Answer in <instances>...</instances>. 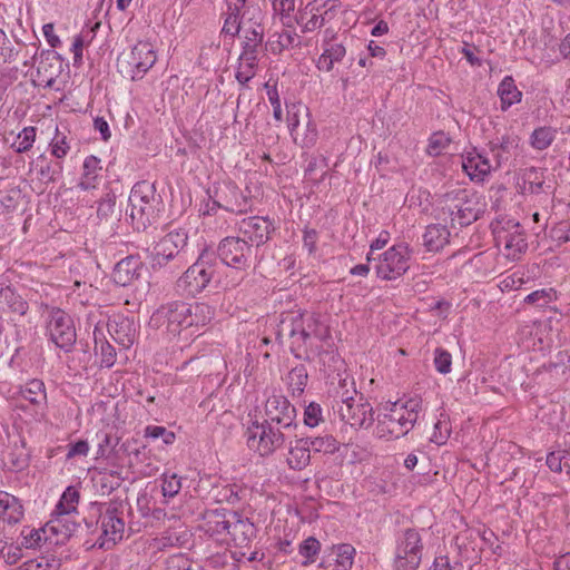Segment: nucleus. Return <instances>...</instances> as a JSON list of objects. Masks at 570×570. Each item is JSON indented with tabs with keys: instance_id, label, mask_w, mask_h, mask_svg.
Here are the masks:
<instances>
[{
	"instance_id": "nucleus-36",
	"label": "nucleus",
	"mask_w": 570,
	"mask_h": 570,
	"mask_svg": "<svg viewBox=\"0 0 570 570\" xmlns=\"http://www.w3.org/2000/svg\"><path fill=\"white\" fill-rule=\"evenodd\" d=\"M187 325L190 327H200L207 325L214 317V309L206 303H187Z\"/></svg>"
},
{
	"instance_id": "nucleus-30",
	"label": "nucleus",
	"mask_w": 570,
	"mask_h": 570,
	"mask_svg": "<svg viewBox=\"0 0 570 570\" xmlns=\"http://www.w3.org/2000/svg\"><path fill=\"white\" fill-rule=\"evenodd\" d=\"M311 462V452L304 438L296 439L289 443L286 463L295 471L304 470Z\"/></svg>"
},
{
	"instance_id": "nucleus-51",
	"label": "nucleus",
	"mask_w": 570,
	"mask_h": 570,
	"mask_svg": "<svg viewBox=\"0 0 570 570\" xmlns=\"http://www.w3.org/2000/svg\"><path fill=\"white\" fill-rule=\"evenodd\" d=\"M299 37L295 32L292 31H283L277 35V41L271 42V50L276 52H282L285 49L294 48L299 46Z\"/></svg>"
},
{
	"instance_id": "nucleus-61",
	"label": "nucleus",
	"mask_w": 570,
	"mask_h": 570,
	"mask_svg": "<svg viewBox=\"0 0 570 570\" xmlns=\"http://www.w3.org/2000/svg\"><path fill=\"white\" fill-rule=\"evenodd\" d=\"M323 421L322 409L317 403H309L304 412V424L309 428H315Z\"/></svg>"
},
{
	"instance_id": "nucleus-64",
	"label": "nucleus",
	"mask_w": 570,
	"mask_h": 570,
	"mask_svg": "<svg viewBox=\"0 0 570 570\" xmlns=\"http://www.w3.org/2000/svg\"><path fill=\"white\" fill-rule=\"evenodd\" d=\"M429 570H463V564L459 561L451 562L448 556H439Z\"/></svg>"
},
{
	"instance_id": "nucleus-50",
	"label": "nucleus",
	"mask_w": 570,
	"mask_h": 570,
	"mask_svg": "<svg viewBox=\"0 0 570 570\" xmlns=\"http://www.w3.org/2000/svg\"><path fill=\"white\" fill-rule=\"evenodd\" d=\"M556 298L557 294L553 288H542L525 296L524 303L535 307H547Z\"/></svg>"
},
{
	"instance_id": "nucleus-24",
	"label": "nucleus",
	"mask_w": 570,
	"mask_h": 570,
	"mask_svg": "<svg viewBox=\"0 0 570 570\" xmlns=\"http://www.w3.org/2000/svg\"><path fill=\"white\" fill-rule=\"evenodd\" d=\"M142 267V262L138 257L127 256L116 264L112 278L116 284L127 286L140 276Z\"/></svg>"
},
{
	"instance_id": "nucleus-60",
	"label": "nucleus",
	"mask_w": 570,
	"mask_h": 570,
	"mask_svg": "<svg viewBox=\"0 0 570 570\" xmlns=\"http://www.w3.org/2000/svg\"><path fill=\"white\" fill-rule=\"evenodd\" d=\"M450 142L451 140L443 132H435L430 138L428 153L433 156L440 155L441 151L450 145Z\"/></svg>"
},
{
	"instance_id": "nucleus-12",
	"label": "nucleus",
	"mask_w": 570,
	"mask_h": 570,
	"mask_svg": "<svg viewBox=\"0 0 570 570\" xmlns=\"http://www.w3.org/2000/svg\"><path fill=\"white\" fill-rule=\"evenodd\" d=\"M47 331L56 346L66 352H69L76 343L77 334L72 318L60 308L50 312Z\"/></svg>"
},
{
	"instance_id": "nucleus-63",
	"label": "nucleus",
	"mask_w": 570,
	"mask_h": 570,
	"mask_svg": "<svg viewBox=\"0 0 570 570\" xmlns=\"http://www.w3.org/2000/svg\"><path fill=\"white\" fill-rule=\"evenodd\" d=\"M190 560L183 553L170 556L166 560L167 570H190Z\"/></svg>"
},
{
	"instance_id": "nucleus-59",
	"label": "nucleus",
	"mask_w": 570,
	"mask_h": 570,
	"mask_svg": "<svg viewBox=\"0 0 570 570\" xmlns=\"http://www.w3.org/2000/svg\"><path fill=\"white\" fill-rule=\"evenodd\" d=\"M228 9L230 10V12L225 19L222 31L225 35L235 37L240 31L239 11H235V6L233 8L232 6H229Z\"/></svg>"
},
{
	"instance_id": "nucleus-43",
	"label": "nucleus",
	"mask_w": 570,
	"mask_h": 570,
	"mask_svg": "<svg viewBox=\"0 0 570 570\" xmlns=\"http://www.w3.org/2000/svg\"><path fill=\"white\" fill-rule=\"evenodd\" d=\"M518 137L511 136H503L499 142H491V151L497 167H500L502 163L509 159L511 151L518 147Z\"/></svg>"
},
{
	"instance_id": "nucleus-53",
	"label": "nucleus",
	"mask_w": 570,
	"mask_h": 570,
	"mask_svg": "<svg viewBox=\"0 0 570 570\" xmlns=\"http://www.w3.org/2000/svg\"><path fill=\"white\" fill-rule=\"evenodd\" d=\"M181 479L176 473L163 474L161 490L164 497L174 498L181 489Z\"/></svg>"
},
{
	"instance_id": "nucleus-10",
	"label": "nucleus",
	"mask_w": 570,
	"mask_h": 570,
	"mask_svg": "<svg viewBox=\"0 0 570 570\" xmlns=\"http://www.w3.org/2000/svg\"><path fill=\"white\" fill-rule=\"evenodd\" d=\"M411 253L406 244H397L385 250L375 266L377 276L386 281L402 276L410 267Z\"/></svg>"
},
{
	"instance_id": "nucleus-49",
	"label": "nucleus",
	"mask_w": 570,
	"mask_h": 570,
	"mask_svg": "<svg viewBox=\"0 0 570 570\" xmlns=\"http://www.w3.org/2000/svg\"><path fill=\"white\" fill-rule=\"evenodd\" d=\"M97 215L100 219L108 220L109 218L117 219L119 213L116 210V194L108 191L98 202Z\"/></svg>"
},
{
	"instance_id": "nucleus-35",
	"label": "nucleus",
	"mask_w": 570,
	"mask_h": 570,
	"mask_svg": "<svg viewBox=\"0 0 570 570\" xmlns=\"http://www.w3.org/2000/svg\"><path fill=\"white\" fill-rule=\"evenodd\" d=\"M95 351L100 355V364L105 367H111L116 363L117 353L115 347L105 338L104 332L96 326L94 331Z\"/></svg>"
},
{
	"instance_id": "nucleus-32",
	"label": "nucleus",
	"mask_w": 570,
	"mask_h": 570,
	"mask_svg": "<svg viewBox=\"0 0 570 570\" xmlns=\"http://www.w3.org/2000/svg\"><path fill=\"white\" fill-rule=\"evenodd\" d=\"M450 232L442 225H430L423 234V245L428 252H439L449 243Z\"/></svg>"
},
{
	"instance_id": "nucleus-3",
	"label": "nucleus",
	"mask_w": 570,
	"mask_h": 570,
	"mask_svg": "<svg viewBox=\"0 0 570 570\" xmlns=\"http://www.w3.org/2000/svg\"><path fill=\"white\" fill-rule=\"evenodd\" d=\"M130 207V218L136 222L137 228H146L158 216L160 196L156 194L155 185L141 180L134 185L128 198Z\"/></svg>"
},
{
	"instance_id": "nucleus-7",
	"label": "nucleus",
	"mask_w": 570,
	"mask_h": 570,
	"mask_svg": "<svg viewBox=\"0 0 570 570\" xmlns=\"http://www.w3.org/2000/svg\"><path fill=\"white\" fill-rule=\"evenodd\" d=\"M423 549L420 531L412 528L406 529L397 541L394 569L416 570L422 560Z\"/></svg>"
},
{
	"instance_id": "nucleus-9",
	"label": "nucleus",
	"mask_w": 570,
	"mask_h": 570,
	"mask_svg": "<svg viewBox=\"0 0 570 570\" xmlns=\"http://www.w3.org/2000/svg\"><path fill=\"white\" fill-rule=\"evenodd\" d=\"M321 362L331 386L346 387L340 391L338 401H348L352 396H357L354 380L347 374L345 362L338 354L325 352L321 354Z\"/></svg>"
},
{
	"instance_id": "nucleus-26",
	"label": "nucleus",
	"mask_w": 570,
	"mask_h": 570,
	"mask_svg": "<svg viewBox=\"0 0 570 570\" xmlns=\"http://www.w3.org/2000/svg\"><path fill=\"white\" fill-rule=\"evenodd\" d=\"M462 168L472 180L482 181L492 166L487 157L473 150L462 156Z\"/></svg>"
},
{
	"instance_id": "nucleus-15",
	"label": "nucleus",
	"mask_w": 570,
	"mask_h": 570,
	"mask_svg": "<svg viewBox=\"0 0 570 570\" xmlns=\"http://www.w3.org/2000/svg\"><path fill=\"white\" fill-rule=\"evenodd\" d=\"M187 312V303L176 301L160 306L153 315V320L166 324L167 333L177 336L188 330Z\"/></svg>"
},
{
	"instance_id": "nucleus-22",
	"label": "nucleus",
	"mask_w": 570,
	"mask_h": 570,
	"mask_svg": "<svg viewBox=\"0 0 570 570\" xmlns=\"http://www.w3.org/2000/svg\"><path fill=\"white\" fill-rule=\"evenodd\" d=\"M303 326V312L288 311L281 314L277 324L276 335L278 340L284 337L292 338L293 345L298 347V336H301V328Z\"/></svg>"
},
{
	"instance_id": "nucleus-6",
	"label": "nucleus",
	"mask_w": 570,
	"mask_h": 570,
	"mask_svg": "<svg viewBox=\"0 0 570 570\" xmlns=\"http://www.w3.org/2000/svg\"><path fill=\"white\" fill-rule=\"evenodd\" d=\"M287 432L288 431H285V429L269 425V423L265 421L262 423L255 422L247 430V443L248 446L258 452L261 456H268L284 445Z\"/></svg>"
},
{
	"instance_id": "nucleus-44",
	"label": "nucleus",
	"mask_w": 570,
	"mask_h": 570,
	"mask_svg": "<svg viewBox=\"0 0 570 570\" xmlns=\"http://www.w3.org/2000/svg\"><path fill=\"white\" fill-rule=\"evenodd\" d=\"M257 65L258 57L240 53L236 71L237 81L242 85H246L256 75Z\"/></svg>"
},
{
	"instance_id": "nucleus-40",
	"label": "nucleus",
	"mask_w": 570,
	"mask_h": 570,
	"mask_svg": "<svg viewBox=\"0 0 570 570\" xmlns=\"http://www.w3.org/2000/svg\"><path fill=\"white\" fill-rule=\"evenodd\" d=\"M49 532L50 525L48 523L41 529H23L21 531V546L26 549H37L40 548L43 542H52V539L48 534Z\"/></svg>"
},
{
	"instance_id": "nucleus-56",
	"label": "nucleus",
	"mask_w": 570,
	"mask_h": 570,
	"mask_svg": "<svg viewBox=\"0 0 570 570\" xmlns=\"http://www.w3.org/2000/svg\"><path fill=\"white\" fill-rule=\"evenodd\" d=\"M452 356L451 354L442 348L438 347L434 351V366L441 374H448L451 372Z\"/></svg>"
},
{
	"instance_id": "nucleus-11",
	"label": "nucleus",
	"mask_w": 570,
	"mask_h": 570,
	"mask_svg": "<svg viewBox=\"0 0 570 570\" xmlns=\"http://www.w3.org/2000/svg\"><path fill=\"white\" fill-rule=\"evenodd\" d=\"M333 410L341 420L352 428H367L373 422V409L362 396H352L348 401H337Z\"/></svg>"
},
{
	"instance_id": "nucleus-48",
	"label": "nucleus",
	"mask_w": 570,
	"mask_h": 570,
	"mask_svg": "<svg viewBox=\"0 0 570 570\" xmlns=\"http://www.w3.org/2000/svg\"><path fill=\"white\" fill-rule=\"evenodd\" d=\"M557 130L552 127H539L531 135V146L537 150L547 149L554 140Z\"/></svg>"
},
{
	"instance_id": "nucleus-29",
	"label": "nucleus",
	"mask_w": 570,
	"mask_h": 570,
	"mask_svg": "<svg viewBox=\"0 0 570 570\" xmlns=\"http://www.w3.org/2000/svg\"><path fill=\"white\" fill-rule=\"evenodd\" d=\"M327 336V328L314 314L303 313V326L298 336V347L312 345L314 338L324 340Z\"/></svg>"
},
{
	"instance_id": "nucleus-38",
	"label": "nucleus",
	"mask_w": 570,
	"mask_h": 570,
	"mask_svg": "<svg viewBox=\"0 0 570 570\" xmlns=\"http://www.w3.org/2000/svg\"><path fill=\"white\" fill-rule=\"evenodd\" d=\"M498 95L501 100V109L507 110L512 105L520 102L522 92L518 89L511 76L502 79L498 88Z\"/></svg>"
},
{
	"instance_id": "nucleus-42",
	"label": "nucleus",
	"mask_w": 570,
	"mask_h": 570,
	"mask_svg": "<svg viewBox=\"0 0 570 570\" xmlns=\"http://www.w3.org/2000/svg\"><path fill=\"white\" fill-rule=\"evenodd\" d=\"M79 492L73 487H68L62 493L52 515H71L77 513Z\"/></svg>"
},
{
	"instance_id": "nucleus-37",
	"label": "nucleus",
	"mask_w": 570,
	"mask_h": 570,
	"mask_svg": "<svg viewBox=\"0 0 570 570\" xmlns=\"http://www.w3.org/2000/svg\"><path fill=\"white\" fill-rule=\"evenodd\" d=\"M287 390L293 397L301 396L308 382V372L305 365L299 364L293 367L286 375Z\"/></svg>"
},
{
	"instance_id": "nucleus-25",
	"label": "nucleus",
	"mask_w": 570,
	"mask_h": 570,
	"mask_svg": "<svg viewBox=\"0 0 570 570\" xmlns=\"http://www.w3.org/2000/svg\"><path fill=\"white\" fill-rule=\"evenodd\" d=\"M230 529L228 535L238 547H246L255 537V525L247 518H242L237 512H230Z\"/></svg>"
},
{
	"instance_id": "nucleus-17",
	"label": "nucleus",
	"mask_w": 570,
	"mask_h": 570,
	"mask_svg": "<svg viewBox=\"0 0 570 570\" xmlns=\"http://www.w3.org/2000/svg\"><path fill=\"white\" fill-rule=\"evenodd\" d=\"M275 227L268 217L250 216L238 223V232L252 247L264 245Z\"/></svg>"
},
{
	"instance_id": "nucleus-23",
	"label": "nucleus",
	"mask_w": 570,
	"mask_h": 570,
	"mask_svg": "<svg viewBox=\"0 0 570 570\" xmlns=\"http://www.w3.org/2000/svg\"><path fill=\"white\" fill-rule=\"evenodd\" d=\"M257 16L253 13L249 19V26L244 29V40L242 42V53L247 56L258 57L259 48L264 39V28L257 21H253L261 16V11L257 9Z\"/></svg>"
},
{
	"instance_id": "nucleus-31",
	"label": "nucleus",
	"mask_w": 570,
	"mask_h": 570,
	"mask_svg": "<svg viewBox=\"0 0 570 570\" xmlns=\"http://www.w3.org/2000/svg\"><path fill=\"white\" fill-rule=\"evenodd\" d=\"M230 512L225 509L214 510L206 514V531L210 535L228 534L230 529Z\"/></svg>"
},
{
	"instance_id": "nucleus-52",
	"label": "nucleus",
	"mask_w": 570,
	"mask_h": 570,
	"mask_svg": "<svg viewBox=\"0 0 570 570\" xmlns=\"http://www.w3.org/2000/svg\"><path fill=\"white\" fill-rule=\"evenodd\" d=\"M321 543L314 537H308L298 547L299 554L305 558L302 562L303 566H307L315 561V557L320 552Z\"/></svg>"
},
{
	"instance_id": "nucleus-33",
	"label": "nucleus",
	"mask_w": 570,
	"mask_h": 570,
	"mask_svg": "<svg viewBox=\"0 0 570 570\" xmlns=\"http://www.w3.org/2000/svg\"><path fill=\"white\" fill-rule=\"evenodd\" d=\"M48 524L50 525L51 534L61 537L56 539L55 544H58L69 539L78 527V523L76 522V520H73V514L52 515V519L48 522Z\"/></svg>"
},
{
	"instance_id": "nucleus-21",
	"label": "nucleus",
	"mask_w": 570,
	"mask_h": 570,
	"mask_svg": "<svg viewBox=\"0 0 570 570\" xmlns=\"http://www.w3.org/2000/svg\"><path fill=\"white\" fill-rule=\"evenodd\" d=\"M107 328L111 338L122 348L128 350L135 343L137 328L132 318L116 316Z\"/></svg>"
},
{
	"instance_id": "nucleus-45",
	"label": "nucleus",
	"mask_w": 570,
	"mask_h": 570,
	"mask_svg": "<svg viewBox=\"0 0 570 570\" xmlns=\"http://www.w3.org/2000/svg\"><path fill=\"white\" fill-rule=\"evenodd\" d=\"M333 549L336 556L333 570H351L356 553L355 548L348 543H342L335 546Z\"/></svg>"
},
{
	"instance_id": "nucleus-57",
	"label": "nucleus",
	"mask_w": 570,
	"mask_h": 570,
	"mask_svg": "<svg viewBox=\"0 0 570 570\" xmlns=\"http://www.w3.org/2000/svg\"><path fill=\"white\" fill-rule=\"evenodd\" d=\"M525 183L529 184V191L532 194H539L542 191V187L544 184L543 173L534 167H531L527 170Z\"/></svg>"
},
{
	"instance_id": "nucleus-41",
	"label": "nucleus",
	"mask_w": 570,
	"mask_h": 570,
	"mask_svg": "<svg viewBox=\"0 0 570 570\" xmlns=\"http://www.w3.org/2000/svg\"><path fill=\"white\" fill-rule=\"evenodd\" d=\"M100 170V160L95 156L87 157L83 161V174L79 187L83 190L95 188Z\"/></svg>"
},
{
	"instance_id": "nucleus-54",
	"label": "nucleus",
	"mask_w": 570,
	"mask_h": 570,
	"mask_svg": "<svg viewBox=\"0 0 570 570\" xmlns=\"http://www.w3.org/2000/svg\"><path fill=\"white\" fill-rule=\"evenodd\" d=\"M564 445L567 450L564 451H554L548 454L547 456V465L553 472L562 471V461L566 459L564 454L570 455V440L564 438Z\"/></svg>"
},
{
	"instance_id": "nucleus-58",
	"label": "nucleus",
	"mask_w": 570,
	"mask_h": 570,
	"mask_svg": "<svg viewBox=\"0 0 570 570\" xmlns=\"http://www.w3.org/2000/svg\"><path fill=\"white\" fill-rule=\"evenodd\" d=\"M144 435L146 438H151V439L161 438L163 442L167 445L173 444L176 439L174 432L168 431L165 426H158V425L146 426Z\"/></svg>"
},
{
	"instance_id": "nucleus-20",
	"label": "nucleus",
	"mask_w": 570,
	"mask_h": 570,
	"mask_svg": "<svg viewBox=\"0 0 570 570\" xmlns=\"http://www.w3.org/2000/svg\"><path fill=\"white\" fill-rule=\"evenodd\" d=\"M288 128L294 142L302 148H309L315 145L317 140V130L315 124L309 119L308 114H305V121L301 124L297 118V112L288 110Z\"/></svg>"
},
{
	"instance_id": "nucleus-27",
	"label": "nucleus",
	"mask_w": 570,
	"mask_h": 570,
	"mask_svg": "<svg viewBox=\"0 0 570 570\" xmlns=\"http://www.w3.org/2000/svg\"><path fill=\"white\" fill-rule=\"evenodd\" d=\"M346 56V48L342 42H336L334 38L324 40L323 53L317 60V68L330 72L333 70L334 65L342 62Z\"/></svg>"
},
{
	"instance_id": "nucleus-1",
	"label": "nucleus",
	"mask_w": 570,
	"mask_h": 570,
	"mask_svg": "<svg viewBox=\"0 0 570 570\" xmlns=\"http://www.w3.org/2000/svg\"><path fill=\"white\" fill-rule=\"evenodd\" d=\"M421 410L420 399L385 405L377 414L376 435L380 439H399L406 435L417 421Z\"/></svg>"
},
{
	"instance_id": "nucleus-19",
	"label": "nucleus",
	"mask_w": 570,
	"mask_h": 570,
	"mask_svg": "<svg viewBox=\"0 0 570 570\" xmlns=\"http://www.w3.org/2000/svg\"><path fill=\"white\" fill-rule=\"evenodd\" d=\"M507 224L508 226H511L514 230L509 232L504 227H502V229L495 227V239L498 243H504V248L507 250L508 257L517 259L520 254L527 250L528 243L523 232L521 230L519 223H513L512 220H509Z\"/></svg>"
},
{
	"instance_id": "nucleus-34",
	"label": "nucleus",
	"mask_w": 570,
	"mask_h": 570,
	"mask_svg": "<svg viewBox=\"0 0 570 570\" xmlns=\"http://www.w3.org/2000/svg\"><path fill=\"white\" fill-rule=\"evenodd\" d=\"M19 394L35 406H43L47 404L46 386L41 380H29L24 385L19 387Z\"/></svg>"
},
{
	"instance_id": "nucleus-2",
	"label": "nucleus",
	"mask_w": 570,
	"mask_h": 570,
	"mask_svg": "<svg viewBox=\"0 0 570 570\" xmlns=\"http://www.w3.org/2000/svg\"><path fill=\"white\" fill-rule=\"evenodd\" d=\"M442 214L450 218L451 225L469 226L484 213L480 196L468 189H453L442 197Z\"/></svg>"
},
{
	"instance_id": "nucleus-5",
	"label": "nucleus",
	"mask_w": 570,
	"mask_h": 570,
	"mask_svg": "<svg viewBox=\"0 0 570 570\" xmlns=\"http://www.w3.org/2000/svg\"><path fill=\"white\" fill-rule=\"evenodd\" d=\"M125 502L121 500H111L100 504L99 522L102 531V541L99 543L100 548L108 549L122 539L125 532Z\"/></svg>"
},
{
	"instance_id": "nucleus-47",
	"label": "nucleus",
	"mask_w": 570,
	"mask_h": 570,
	"mask_svg": "<svg viewBox=\"0 0 570 570\" xmlns=\"http://www.w3.org/2000/svg\"><path fill=\"white\" fill-rule=\"evenodd\" d=\"M37 136V128L33 126L24 127L18 135L17 140L11 144V148L18 153L23 154L29 151L35 141Z\"/></svg>"
},
{
	"instance_id": "nucleus-46",
	"label": "nucleus",
	"mask_w": 570,
	"mask_h": 570,
	"mask_svg": "<svg viewBox=\"0 0 570 570\" xmlns=\"http://www.w3.org/2000/svg\"><path fill=\"white\" fill-rule=\"evenodd\" d=\"M1 297H3L6 304L12 313L20 316L27 314L29 309L28 302L22 298L21 295L17 294L11 287H6L0 291Z\"/></svg>"
},
{
	"instance_id": "nucleus-18",
	"label": "nucleus",
	"mask_w": 570,
	"mask_h": 570,
	"mask_svg": "<svg viewBox=\"0 0 570 570\" xmlns=\"http://www.w3.org/2000/svg\"><path fill=\"white\" fill-rule=\"evenodd\" d=\"M214 204L227 212L242 214L249 207V199L239 188L232 184H224L216 190Z\"/></svg>"
},
{
	"instance_id": "nucleus-14",
	"label": "nucleus",
	"mask_w": 570,
	"mask_h": 570,
	"mask_svg": "<svg viewBox=\"0 0 570 570\" xmlns=\"http://www.w3.org/2000/svg\"><path fill=\"white\" fill-rule=\"evenodd\" d=\"M187 233L183 229L169 232L154 247L151 252V266L163 267L177 257L187 244Z\"/></svg>"
},
{
	"instance_id": "nucleus-28",
	"label": "nucleus",
	"mask_w": 570,
	"mask_h": 570,
	"mask_svg": "<svg viewBox=\"0 0 570 570\" xmlns=\"http://www.w3.org/2000/svg\"><path fill=\"white\" fill-rule=\"evenodd\" d=\"M23 518V507L19 499L8 492L0 491V523L13 525Z\"/></svg>"
},
{
	"instance_id": "nucleus-16",
	"label": "nucleus",
	"mask_w": 570,
	"mask_h": 570,
	"mask_svg": "<svg viewBox=\"0 0 570 570\" xmlns=\"http://www.w3.org/2000/svg\"><path fill=\"white\" fill-rule=\"evenodd\" d=\"M214 273L215 269L207 265L205 256L203 255L178 279V286L187 292L188 295L195 296L206 288Z\"/></svg>"
},
{
	"instance_id": "nucleus-62",
	"label": "nucleus",
	"mask_w": 570,
	"mask_h": 570,
	"mask_svg": "<svg viewBox=\"0 0 570 570\" xmlns=\"http://www.w3.org/2000/svg\"><path fill=\"white\" fill-rule=\"evenodd\" d=\"M50 147L51 154L57 158H63L70 149L67 142V137L65 135H60L59 132H57L52 138Z\"/></svg>"
},
{
	"instance_id": "nucleus-55",
	"label": "nucleus",
	"mask_w": 570,
	"mask_h": 570,
	"mask_svg": "<svg viewBox=\"0 0 570 570\" xmlns=\"http://www.w3.org/2000/svg\"><path fill=\"white\" fill-rule=\"evenodd\" d=\"M18 51L12 47L6 32L0 29V63H8L16 59Z\"/></svg>"
},
{
	"instance_id": "nucleus-13",
	"label": "nucleus",
	"mask_w": 570,
	"mask_h": 570,
	"mask_svg": "<svg viewBox=\"0 0 570 570\" xmlns=\"http://www.w3.org/2000/svg\"><path fill=\"white\" fill-rule=\"evenodd\" d=\"M265 422L273 426H279L285 431L296 428V409L283 395H271L264 407Z\"/></svg>"
},
{
	"instance_id": "nucleus-39",
	"label": "nucleus",
	"mask_w": 570,
	"mask_h": 570,
	"mask_svg": "<svg viewBox=\"0 0 570 570\" xmlns=\"http://www.w3.org/2000/svg\"><path fill=\"white\" fill-rule=\"evenodd\" d=\"M309 452L334 454L338 451L340 444L336 439L331 434L305 436Z\"/></svg>"
},
{
	"instance_id": "nucleus-8",
	"label": "nucleus",
	"mask_w": 570,
	"mask_h": 570,
	"mask_svg": "<svg viewBox=\"0 0 570 570\" xmlns=\"http://www.w3.org/2000/svg\"><path fill=\"white\" fill-rule=\"evenodd\" d=\"M217 253L225 265L243 272L252 265L255 256L254 248L242 236L222 239Z\"/></svg>"
},
{
	"instance_id": "nucleus-4",
	"label": "nucleus",
	"mask_w": 570,
	"mask_h": 570,
	"mask_svg": "<svg viewBox=\"0 0 570 570\" xmlns=\"http://www.w3.org/2000/svg\"><path fill=\"white\" fill-rule=\"evenodd\" d=\"M156 60L154 46L148 41H138L128 53L120 55L117 68L125 78L136 81L142 79Z\"/></svg>"
}]
</instances>
